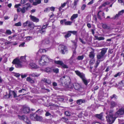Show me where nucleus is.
Masks as SVG:
<instances>
[{
    "label": "nucleus",
    "mask_w": 124,
    "mask_h": 124,
    "mask_svg": "<svg viewBox=\"0 0 124 124\" xmlns=\"http://www.w3.org/2000/svg\"><path fill=\"white\" fill-rule=\"evenodd\" d=\"M117 111L115 114L113 113L114 110L113 109L108 110L107 111L106 114H109L106 116L107 120L109 124H112L114 123L117 117H120V113Z\"/></svg>",
    "instance_id": "f257e3e1"
},
{
    "label": "nucleus",
    "mask_w": 124,
    "mask_h": 124,
    "mask_svg": "<svg viewBox=\"0 0 124 124\" xmlns=\"http://www.w3.org/2000/svg\"><path fill=\"white\" fill-rule=\"evenodd\" d=\"M26 61L25 56H22L20 60L17 58L14 59L12 62L13 64H15V66L17 68H21L23 66L22 62L21 61L25 62Z\"/></svg>",
    "instance_id": "f03ea898"
},
{
    "label": "nucleus",
    "mask_w": 124,
    "mask_h": 124,
    "mask_svg": "<svg viewBox=\"0 0 124 124\" xmlns=\"http://www.w3.org/2000/svg\"><path fill=\"white\" fill-rule=\"evenodd\" d=\"M107 50L108 48H103L102 49L100 53H99L97 55V60L101 61H103L105 59L104 56L106 53Z\"/></svg>",
    "instance_id": "7ed1b4c3"
},
{
    "label": "nucleus",
    "mask_w": 124,
    "mask_h": 124,
    "mask_svg": "<svg viewBox=\"0 0 124 124\" xmlns=\"http://www.w3.org/2000/svg\"><path fill=\"white\" fill-rule=\"evenodd\" d=\"M75 72L82 79L84 84L85 85H87L88 84V81L85 77V74L82 73L80 72L78 70L75 71Z\"/></svg>",
    "instance_id": "20e7f679"
},
{
    "label": "nucleus",
    "mask_w": 124,
    "mask_h": 124,
    "mask_svg": "<svg viewBox=\"0 0 124 124\" xmlns=\"http://www.w3.org/2000/svg\"><path fill=\"white\" fill-rule=\"evenodd\" d=\"M107 4V3L106 2H105L104 3H103L102 5L100 6L97 9L99 10L98 12L97 16L98 18L99 19H101V16L100 15L101 14L100 13L101 12H102V16H104L105 15L104 13L103 12H102L103 10L101 9L103 7H105Z\"/></svg>",
    "instance_id": "39448f33"
},
{
    "label": "nucleus",
    "mask_w": 124,
    "mask_h": 124,
    "mask_svg": "<svg viewBox=\"0 0 124 124\" xmlns=\"http://www.w3.org/2000/svg\"><path fill=\"white\" fill-rule=\"evenodd\" d=\"M30 108L26 106H23L19 112V114H23V113H27L30 111Z\"/></svg>",
    "instance_id": "423d86ee"
},
{
    "label": "nucleus",
    "mask_w": 124,
    "mask_h": 124,
    "mask_svg": "<svg viewBox=\"0 0 124 124\" xmlns=\"http://www.w3.org/2000/svg\"><path fill=\"white\" fill-rule=\"evenodd\" d=\"M54 63L56 64H59V65L61 66L62 67L64 68H68V66L64 64L63 62L61 61H55Z\"/></svg>",
    "instance_id": "0eeeda50"
},
{
    "label": "nucleus",
    "mask_w": 124,
    "mask_h": 124,
    "mask_svg": "<svg viewBox=\"0 0 124 124\" xmlns=\"http://www.w3.org/2000/svg\"><path fill=\"white\" fill-rule=\"evenodd\" d=\"M59 48L61 49V51L63 54H64L68 50L67 47L63 45H60L59 46Z\"/></svg>",
    "instance_id": "6e6552de"
},
{
    "label": "nucleus",
    "mask_w": 124,
    "mask_h": 124,
    "mask_svg": "<svg viewBox=\"0 0 124 124\" xmlns=\"http://www.w3.org/2000/svg\"><path fill=\"white\" fill-rule=\"evenodd\" d=\"M23 25L24 27L28 26L29 27L33 28L34 27V25L32 24V23L28 21H27L24 23L23 24Z\"/></svg>",
    "instance_id": "1a4fd4ad"
},
{
    "label": "nucleus",
    "mask_w": 124,
    "mask_h": 124,
    "mask_svg": "<svg viewBox=\"0 0 124 124\" xmlns=\"http://www.w3.org/2000/svg\"><path fill=\"white\" fill-rule=\"evenodd\" d=\"M42 59L45 61L46 63L47 64V62H48L49 61H50L51 60L46 55H43L41 57Z\"/></svg>",
    "instance_id": "9d476101"
},
{
    "label": "nucleus",
    "mask_w": 124,
    "mask_h": 124,
    "mask_svg": "<svg viewBox=\"0 0 124 124\" xmlns=\"http://www.w3.org/2000/svg\"><path fill=\"white\" fill-rule=\"evenodd\" d=\"M18 92L22 93L21 95H23L27 94V90L26 88H22L21 90L18 91Z\"/></svg>",
    "instance_id": "9b49d317"
},
{
    "label": "nucleus",
    "mask_w": 124,
    "mask_h": 124,
    "mask_svg": "<svg viewBox=\"0 0 124 124\" xmlns=\"http://www.w3.org/2000/svg\"><path fill=\"white\" fill-rule=\"evenodd\" d=\"M41 81L48 85L50 84L52 82L51 80L49 79H47L45 78H43Z\"/></svg>",
    "instance_id": "f8f14e48"
},
{
    "label": "nucleus",
    "mask_w": 124,
    "mask_h": 124,
    "mask_svg": "<svg viewBox=\"0 0 124 124\" xmlns=\"http://www.w3.org/2000/svg\"><path fill=\"white\" fill-rule=\"evenodd\" d=\"M74 88L76 90H77L80 92L82 88L81 87V85L79 84H76L74 86Z\"/></svg>",
    "instance_id": "ddd939ff"
},
{
    "label": "nucleus",
    "mask_w": 124,
    "mask_h": 124,
    "mask_svg": "<svg viewBox=\"0 0 124 124\" xmlns=\"http://www.w3.org/2000/svg\"><path fill=\"white\" fill-rule=\"evenodd\" d=\"M117 105L116 103L113 101H111L109 105L110 107L111 108H113L114 107H116Z\"/></svg>",
    "instance_id": "4468645a"
},
{
    "label": "nucleus",
    "mask_w": 124,
    "mask_h": 124,
    "mask_svg": "<svg viewBox=\"0 0 124 124\" xmlns=\"http://www.w3.org/2000/svg\"><path fill=\"white\" fill-rule=\"evenodd\" d=\"M30 17L31 20L33 22H38L39 21V19L34 16L30 15Z\"/></svg>",
    "instance_id": "2eb2a0df"
},
{
    "label": "nucleus",
    "mask_w": 124,
    "mask_h": 124,
    "mask_svg": "<svg viewBox=\"0 0 124 124\" xmlns=\"http://www.w3.org/2000/svg\"><path fill=\"white\" fill-rule=\"evenodd\" d=\"M68 78L67 76H64L62 77L60 79L62 83H65L66 82V80Z\"/></svg>",
    "instance_id": "dca6fc26"
},
{
    "label": "nucleus",
    "mask_w": 124,
    "mask_h": 124,
    "mask_svg": "<svg viewBox=\"0 0 124 124\" xmlns=\"http://www.w3.org/2000/svg\"><path fill=\"white\" fill-rule=\"evenodd\" d=\"M30 68L31 69H37L38 68V66L35 63L33 62H31L30 63Z\"/></svg>",
    "instance_id": "f3484780"
},
{
    "label": "nucleus",
    "mask_w": 124,
    "mask_h": 124,
    "mask_svg": "<svg viewBox=\"0 0 124 124\" xmlns=\"http://www.w3.org/2000/svg\"><path fill=\"white\" fill-rule=\"evenodd\" d=\"M39 64L41 66H43L46 64V63L45 61L42 59L41 58L39 61Z\"/></svg>",
    "instance_id": "a211bd4d"
},
{
    "label": "nucleus",
    "mask_w": 124,
    "mask_h": 124,
    "mask_svg": "<svg viewBox=\"0 0 124 124\" xmlns=\"http://www.w3.org/2000/svg\"><path fill=\"white\" fill-rule=\"evenodd\" d=\"M26 80L31 83H33L35 82L34 80L30 77H28L27 78Z\"/></svg>",
    "instance_id": "6ab92c4d"
},
{
    "label": "nucleus",
    "mask_w": 124,
    "mask_h": 124,
    "mask_svg": "<svg viewBox=\"0 0 124 124\" xmlns=\"http://www.w3.org/2000/svg\"><path fill=\"white\" fill-rule=\"evenodd\" d=\"M117 111H119L118 113L121 114L120 115V116L123 115L124 114V107L119 109Z\"/></svg>",
    "instance_id": "aec40b11"
},
{
    "label": "nucleus",
    "mask_w": 124,
    "mask_h": 124,
    "mask_svg": "<svg viewBox=\"0 0 124 124\" xmlns=\"http://www.w3.org/2000/svg\"><path fill=\"white\" fill-rule=\"evenodd\" d=\"M95 116L97 118L101 120L103 119L102 113H101L99 114H96Z\"/></svg>",
    "instance_id": "412c9836"
},
{
    "label": "nucleus",
    "mask_w": 124,
    "mask_h": 124,
    "mask_svg": "<svg viewBox=\"0 0 124 124\" xmlns=\"http://www.w3.org/2000/svg\"><path fill=\"white\" fill-rule=\"evenodd\" d=\"M36 116L37 114H31L30 115V118L32 120L35 121Z\"/></svg>",
    "instance_id": "4be33fe9"
},
{
    "label": "nucleus",
    "mask_w": 124,
    "mask_h": 124,
    "mask_svg": "<svg viewBox=\"0 0 124 124\" xmlns=\"http://www.w3.org/2000/svg\"><path fill=\"white\" fill-rule=\"evenodd\" d=\"M85 102V100L79 99L77 101V104L80 105L82 104L83 103H84Z\"/></svg>",
    "instance_id": "5701e85b"
},
{
    "label": "nucleus",
    "mask_w": 124,
    "mask_h": 124,
    "mask_svg": "<svg viewBox=\"0 0 124 124\" xmlns=\"http://www.w3.org/2000/svg\"><path fill=\"white\" fill-rule=\"evenodd\" d=\"M17 116L21 120L25 121V119H26L25 118H26V119L27 118V117L26 116H25L24 115L21 116L18 115Z\"/></svg>",
    "instance_id": "b1692460"
},
{
    "label": "nucleus",
    "mask_w": 124,
    "mask_h": 124,
    "mask_svg": "<svg viewBox=\"0 0 124 124\" xmlns=\"http://www.w3.org/2000/svg\"><path fill=\"white\" fill-rule=\"evenodd\" d=\"M102 26V27L105 29L110 30V26H108L106 24H103Z\"/></svg>",
    "instance_id": "393cba45"
},
{
    "label": "nucleus",
    "mask_w": 124,
    "mask_h": 124,
    "mask_svg": "<svg viewBox=\"0 0 124 124\" xmlns=\"http://www.w3.org/2000/svg\"><path fill=\"white\" fill-rule=\"evenodd\" d=\"M35 1L33 3V4L34 5H36L38 4H39L41 3V0H35Z\"/></svg>",
    "instance_id": "a878e982"
},
{
    "label": "nucleus",
    "mask_w": 124,
    "mask_h": 124,
    "mask_svg": "<svg viewBox=\"0 0 124 124\" xmlns=\"http://www.w3.org/2000/svg\"><path fill=\"white\" fill-rule=\"evenodd\" d=\"M78 16V14H73L71 17L70 19L71 21H73V20L77 18Z\"/></svg>",
    "instance_id": "bb28decb"
},
{
    "label": "nucleus",
    "mask_w": 124,
    "mask_h": 124,
    "mask_svg": "<svg viewBox=\"0 0 124 124\" xmlns=\"http://www.w3.org/2000/svg\"><path fill=\"white\" fill-rule=\"evenodd\" d=\"M43 118L41 116H39L37 115L36 118V120L41 121L42 120Z\"/></svg>",
    "instance_id": "cd10ccee"
},
{
    "label": "nucleus",
    "mask_w": 124,
    "mask_h": 124,
    "mask_svg": "<svg viewBox=\"0 0 124 124\" xmlns=\"http://www.w3.org/2000/svg\"><path fill=\"white\" fill-rule=\"evenodd\" d=\"M40 75L39 74H37V73H32L29 74V76H32V77H38Z\"/></svg>",
    "instance_id": "c85d7f7f"
},
{
    "label": "nucleus",
    "mask_w": 124,
    "mask_h": 124,
    "mask_svg": "<svg viewBox=\"0 0 124 124\" xmlns=\"http://www.w3.org/2000/svg\"><path fill=\"white\" fill-rule=\"evenodd\" d=\"M89 57L92 59H93L94 57V52L93 51H91L90 52L89 54Z\"/></svg>",
    "instance_id": "c756f323"
},
{
    "label": "nucleus",
    "mask_w": 124,
    "mask_h": 124,
    "mask_svg": "<svg viewBox=\"0 0 124 124\" xmlns=\"http://www.w3.org/2000/svg\"><path fill=\"white\" fill-rule=\"evenodd\" d=\"M13 95L14 97V98H15L16 99H17L18 100H20V99L19 98V96H17L16 93H15L14 91H13Z\"/></svg>",
    "instance_id": "7c9ffc66"
},
{
    "label": "nucleus",
    "mask_w": 124,
    "mask_h": 124,
    "mask_svg": "<svg viewBox=\"0 0 124 124\" xmlns=\"http://www.w3.org/2000/svg\"><path fill=\"white\" fill-rule=\"evenodd\" d=\"M26 5V6H25V8L26 11H28L29 10V9L30 8H31L30 4L29 3H27L26 4L24 5H23V6H25V5Z\"/></svg>",
    "instance_id": "2f4dec72"
},
{
    "label": "nucleus",
    "mask_w": 124,
    "mask_h": 124,
    "mask_svg": "<svg viewBox=\"0 0 124 124\" xmlns=\"http://www.w3.org/2000/svg\"><path fill=\"white\" fill-rule=\"evenodd\" d=\"M95 37L96 39L98 40H104L105 39L104 37H99L97 36H95Z\"/></svg>",
    "instance_id": "473e14b6"
},
{
    "label": "nucleus",
    "mask_w": 124,
    "mask_h": 124,
    "mask_svg": "<svg viewBox=\"0 0 124 124\" xmlns=\"http://www.w3.org/2000/svg\"><path fill=\"white\" fill-rule=\"evenodd\" d=\"M12 73L13 75L16 77H18L20 75V74L19 73H17L14 72H12Z\"/></svg>",
    "instance_id": "72a5a7b5"
},
{
    "label": "nucleus",
    "mask_w": 124,
    "mask_h": 124,
    "mask_svg": "<svg viewBox=\"0 0 124 124\" xmlns=\"http://www.w3.org/2000/svg\"><path fill=\"white\" fill-rule=\"evenodd\" d=\"M43 110L39 109L37 110L35 113H38L39 114H41L43 113Z\"/></svg>",
    "instance_id": "f704fd0d"
},
{
    "label": "nucleus",
    "mask_w": 124,
    "mask_h": 124,
    "mask_svg": "<svg viewBox=\"0 0 124 124\" xmlns=\"http://www.w3.org/2000/svg\"><path fill=\"white\" fill-rule=\"evenodd\" d=\"M38 31V32L41 33V34H44L46 32V31L45 30L42 29L41 28Z\"/></svg>",
    "instance_id": "c9c22d12"
},
{
    "label": "nucleus",
    "mask_w": 124,
    "mask_h": 124,
    "mask_svg": "<svg viewBox=\"0 0 124 124\" xmlns=\"http://www.w3.org/2000/svg\"><path fill=\"white\" fill-rule=\"evenodd\" d=\"M72 23V22L70 21H65V25H71V23Z\"/></svg>",
    "instance_id": "e433bc0d"
},
{
    "label": "nucleus",
    "mask_w": 124,
    "mask_h": 124,
    "mask_svg": "<svg viewBox=\"0 0 124 124\" xmlns=\"http://www.w3.org/2000/svg\"><path fill=\"white\" fill-rule=\"evenodd\" d=\"M84 56L83 55L79 56L77 58V59L78 60H81L84 58Z\"/></svg>",
    "instance_id": "4c0bfd02"
},
{
    "label": "nucleus",
    "mask_w": 124,
    "mask_h": 124,
    "mask_svg": "<svg viewBox=\"0 0 124 124\" xmlns=\"http://www.w3.org/2000/svg\"><path fill=\"white\" fill-rule=\"evenodd\" d=\"M44 70L46 72H47L48 73L50 72L51 71V68L49 67H47L45 68Z\"/></svg>",
    "instance_id": "58836bf2"
},
{
    "label": "nucleus",
    "mask_w": 124,
    "mask_h": 124,
    "mask_svg": "<svg viewBox=\"0 0 124 124\" xmlns=\"http://www.w3.org/2000/svg\"><path fill=\"white\" fill-rule=\"evenodd\" d=\"M100 62H101V61L97 60L96 62V63L94 66V67L95 68H96L98 67V66Z\"/></svg>",
    "instance_id": "ea45409f"
},
{
    "label": "nucleus",
    "mask_w": 124,
    "mask_h": 124,
    "mask_svg": "<svg viewBox=\"0 0 124 124\" xmlns=\"http://www.w3.org/2000/svg\"><path fill=\"white\" fill-rule=\"evenodd\" d=\"M13 91H9L8 94V98H10L11 97L12 95H13Z\"/></svg>",
    "instance_id": "a19ab883"
},
{
    "label": "nucleus",
    "mask_w": 124,
    "mask_h": 124,
    "mask_svg": "<svg viewBox=\"0 0 124 124\" xmlns=\"http://www.w3.org/2000/svg\"><path fill=\"white\" fill-rule=\"evenodd\" d=\"M25 8V6L21 8V11L22 13H24L25 12L26 10Z\"/></svg>",
    "instance_id": "79ce46f5"
},
{
    "label": "nucleus",
    "mask_w": 124,
    "mask_h": 124,
    "mask_svg": "<svg viewBox=\"0 0 124 124\" xmlns=\"http://www.w3.org/2000/svg\"><path fill=\"white\" fill-rule=\"evenodd\" d=\"M71 35L70 32H69V31H68V33L64 36L66 38H67L70 37Z\"/></svg>",
    "instance_id": "37998d69"
},
{
    "label": "nucleus",
    "mask_w": 124,
    "mask_h": 124,
    "mask_svg": "<svg viewBox=\"0 0 124 124\" xmlns=\"http://www.w3.org/2000/svg\"><path fill=\"white\" fill-rule=\"evenodd\" d=\"M110 98H111V100H112L114 98V99H116L117 98V96L116 95L114 94L111 96Z\"/></svg>",
    "instance_id": "c03bdc74"
},
{
    "label": "nucleus",
    "mask_w": 124,
    "mask_h": 124,
    "mask_svg": "<svg viewBox=\"0 0 124 124\" xmlns=\"http://www.w3.org/2000/svg\"><path fill=\"white\" fill-rule=\"evenodd\" d=\"M69 61L70 63V64H72L74 63V60L73 59V58L72 57H71V58L69 59Z\"/></svg>",
    "instance_id": "a18cd8bd"
},
{
    "label": "nucleus",
    "mask_w": 124,
    "mask_h": 124,
    "mask_svg": "<svg viewBox=\"0 0 124 124\" xmlns=\"http://www.w3.org/2000/svg\"><path fill=\"white\" fill-rule=\"evenodd\" d=\"M12 32L11 31L9 30H6V33H5L6 34H7L9 35H10L12 33Z\"/></svg>",
    "instance_id": "49530a36"
},
{
    "label": "nucleus",
    "mask_w": 124,
    "mask_h": 124,
    "mask_svg": "<svg viewBox=\"0 0 124 124\" xmlns=\"http://www.w3.org/2000/svg\"><path fill=\"white\" fill-rule=\"evenodd\" d=\"M95 61L94 59H91L89 62L90 64L91 65H92L94 63Z\"/></svg>",
    "instance_id": "de8ad7c7"
},
{
    "label": "nucleus",
    "mask_w": 124,
    "mask_h": 124,
    "mask_svg": "<svg viewBox=\"0 0 124 124\" xmlns=\"http://www.w3.org/2000/svg\"><path fill=\"white\" fill-rule=\"evenodd\" d=\"M46 50L45 49H40L38 51V53H42L43 52H46Z\"/></svg>",
    "instance_id": "09e8293b"
},
{
    "label": "nucleus",
    "mask_w": 124,
    "mask_h": 124,
    "mask_svg": "<svg viewBox=\"0 0 124 124\" xmlns=\"http://www.w3.org/2000/svg\"><path fill=\"white\" fill-rule=\"evenodd\" d=\"M65 114L67 116H69L70 115V113L68 111H66L65 112Z\"/></svg>",
    "instance_id": "8fccbe9b"
},
{
    "label": "nucleus",
    "mask_w": 124,
    "mask_h": 124,
    "mask_svg": "<svg viewBox=\"0 0 124 124\" xmlns=\"http://www.w3.org/2000/svg\"><path fill=\"white\" fill-rule=\"evenodd\" d=\"M53 71L55 73H57L59 72V69L58 68H55L53 69Z\"/></svg>",
    "instance_id": "3c124183"
},
{
    "label": "nucleus",
    "mask_w": 124,
    "mask_h": 124,
    "mask_svg": "<svg viewBox=\"0 0 124 124\" xmlns=\"http://www.w3.org/2000/svg\"><path fill=\"white\" fill-rule=\"evenodd\" d=\"M122 73L119 72L117 74L114 75V77H116L118 76H120L121 75Z\"/></svg>",
    "instance_id": "603ef678"
},
{
    "label": "nucleus",
    "mask_w": 124,
    "mask_h": 124,
    "mask_svg": "<svg viewBox=\"0 0 124 124\" xmlns=\"http://www.w3.org/2000/svg\"><path fill=\"white\" fill-rule=\"evenodd\" d=\"M21 23L20 22H19L18 23H16L15 24V25L16 26H21Z\"/></svg>",
    "instance_id": "864d4df0"
},
{
    "label": "nucleus",
    "mask_w": 124,
    "mask_h": 124,
    "mask_svg": "<svg viewBox=\"0 0 124 124\" xmlns=\"http://www.w3.org/2000/svg\"><path fill=\"white\" fill-rule=\"evenodd\" d=\"M124 13V10H122L118 12V14L119 15H121L123 13Z\"/></svg>",
    "instance_id": "5fc2aeb1"
},
{
    "label": "nucleus",
    "mask_w": 124,
    "mask_h": 124,
    "mask_svg": "<svg viewBox=\"0 0 124 124\" xmlns=\"http://www.w3.org/2000/svg\"><path fill=\"white\" fill-rule=\"evenodd\" d=\"M18 16L17 15L15 14L14 15V21H16L17 19Z\"/></svg>",
    "instance_id": "6e6d98bb"
},
{
    "label": "nucleus",
    "mask_w": 124,
    "mask_h": 124,
    "mask_svg": "<svg viewBox=\"0 0 124 124\" xmlns=\"http://www.w3.org/2000/svg\"><path fill=\"white\" fill-rule=\"evenodd\" d=\"M79 0H74V6L76 7L78 2L79 1Z\"/></svg>",
    "instance_id": "4d7b16f0"
},
{
    "label": "nucleus",
    "mask_w": 124,
    "mask_h": 124,
    "mask_svg": "<svg viewBox=\"0 0 124 124\" xmlns=\"http://www.w3.org/2000/svg\"><path fill=\"white\" fill-rule=\"evenodd\" d=\"M45 111L46 112V113L45 115V116H47L51 115V114L49 112H48L46 111V110H45Z\"/></svg>",
    "instance_id": "13d9d810"
},
{
    "label": "nucleus",
    "mask_w": 124,
    "mask_h": 124,
    "mask_svg": "<svg viewBox=\"0 0 124 124\" xmlns=\"http://www.w3.org/2000/svg\"><path fill=\"white\" fill-rule=\"evenodd\" d=\"M86 5L85 4H83L81 7V9L82 10H84L85 9V8L86 7Z\"/></svg>",
    "instance_id": "bf43d9fd"
},
{
    "label": "nucleus",
    "mask_w": 124,
    "mask_h": 124,
    "mask_svg": "<svg viewBox=\"0 0 124 124\" xmlns=\"http://www.w3.org/2000/svg\"><path fill=\"white\" fill-rule=\"evenodd\" d=\"M71 41L72 42H73V43L74 46L75 47V49H76L77 46V42H74L73 41Z\"/></svg>",
    "instance_id": "052dcab7"
},
{
    "label": "nucleus",
    "mask_w": 124,
    "mask_h": 124,
    "mask_svg": "<svg viewBox=\"0 0 124 124\" xmlns=\"http://www.w3.org/2000/svg\"><path fill=\"white\" fill-rule=\"evenodd\" d=\"M50 10V8H46L44 10V12H49Z\"/></svg>",
    "instance_id": "680f3d73"
},
{
    "label": "nucleus",
    "mask_w": 124,
    "mask_h": 124,
    "mask_svg": "<svg viewBox=\"0 0 124 124\" xmlns=\"http://www.w3.org/2000/svg\"><path fill=\"white\" fill-rule=\"evenodd\" d=\"M58 100L61 101H63L64 99L62 97L60 96L59 98H58Z\"/></svg>",
    "instance_id": "e2e57ef3"
},
{
    "label": "nucleus",
    "mask_w": 124,
    "mask_h": 124,
    "mask_svg": "<svg viewBox=\"0 0 124 124\" xmlns=\"http://www.w3.org/2000/svg\"><path fill=\"white\" fill-rule=\"evenodd\" d=\"M79 40L82 43H83V44H85V43H86L85 42V41H84L80 38H79Z\"/></svg>",
    "instance_id": "0e129e2a"
},
{
    "label": "nucleus",
    "mask_w": 124,
    "mask_h": 124,
    "mask_svg": "<svg viewBox=\"0 0 124 124\" xmlns=\"http://www.w3.org/2000/svg\"><path fill=\"white\" fill-rule=\"evenodd\" d=\"M69 32H70V33H72L74 35L76 34L77 33V31H69Z\"/></svg>",
    "instance_id": "69168bd1"
},
{
    "label": "nucleus",
    "mask_w": 124,
    "mask_h": 124,
    "mask_svg": "<svg viewBox=\"0 0 124 124\" xmlns=\"http://www.w3.org/2000/svg\"><path fill=\"white\" fill-rule=\"evenodd\" d=\"M48 25V24H47V25H43V26L41 28L44 30V29H45L46 28V27Z\"/></svg>",
    "instance_id": "338daca9"
},
{
    "label": "nucleus",
    "mask_w": 124,
    "mask_h": 124,
    "mask_svg": "<svg viewBox=\"0 0 124 124\" xmlns=\"http://www.w3.org/2000/svg\"><path fill=\"white\" fill-rule=\"evenodd\" d=\"M32 37H31L30 36L27 37L26 38L27 39L28 41L32 39Z\"/></svg>",
    "instance_id": "774afa93"
}]
</instances>
